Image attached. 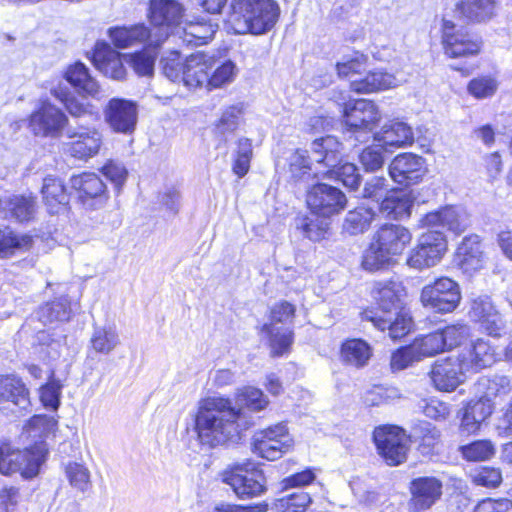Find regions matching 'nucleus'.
Returning <instances> with one entry per match:
<instances>
[{
	"label": "nucleus",
	"instance_id": "obj_1",
	"mask_svg": "<svg viewBox=\"0 0 512 512\" xmlns=\"http://www.w3.org/2000/svg\"><path fill=\"white\" fill-rule=\"evenodd\" d=\"M420 227L432 230L423 233L416 246L410 251L406 264L413 269L423 270L437 265L447 251L446 229L458 235L469 226L467 214L452 206L425 214L419 221Z\"/></svg>",
	"mask_w": 512,
	"mask_h": 512
},
{
	"label": "nucleus",
	"instance_id": "obj_2",
	"mask_svg": "<svg viewBox=\"0 0 512 512\" xmlns=\"http://www.w3.org/2000/svg\"><path fill=\"white\" fill-rule=\"evenodd\" d=\"M252 422L241 409L224 397H208L199 404L195 417V429L203 445L216 447L235 443Z\"/></svg>",
	"mask_w": 512,
	"mask_h": 512
},
{
	"label": "nucleus",
	"instance_id": "obj_3",
	"mask_svg": "<svg viewBox=\"0 0 512 512\" xmlns=\"http://www.w3.org/2000/svg\"><path fill=\"white\" fill-rule=\"evenodd\" d=\"M279 12L274 0H232L229 24L235 34L262 35L274 27Z\"/></svg>",
	"mask_w": 512,
	"mask_h": 512
},
{
	"label": "nucleus",
	"instance_id": "obj_4",
	"mask_svg": "<svg viewBox=\"0 0 512 512\" xmlns=\"http://www.w3.org/2000/svg\"><path fill=\"white\" fill-rule=\"evenodd\" d=\"M412 234L399 224H384L374 234L362 257V267L377 271L388 265L392 256L401 254L410 244Z\"/></svg>",
	"mask_w": 512,
	"mask_h": 512
},
{
	"label": "nucleus",
	"instance_id": "obj_5",
	"mask_svg": "<svg viewBox=\"0 0 512 512\" xmlns=\"http://www.w3.org/2000/svg\"><path fill=\"white\" fill-rule=\"evenodd\" d=\"M46 448L43 444L33 449H15L10 443L0 445V473L6 476L21 473L25 478L35 477L45 461Z\"/></svg>",
	"mask_w": 512,
	"mask_h": 512
},
{
	"label": "nucleus",
	"instance_id": "obj_6",
	"mask_svg": "<svg viewBox=\"0 0 512 512\" xmlns=\"http://www.w3.org/2000/svg\"><path fill=\"white\" fill-rule=\"evenodd\" d=\"M379 455L390 466L402 464L407 459L409 438L404 429L396 425H382L373 432Z\"/></svg>",
	"mask_w": 512,
	"mask_h": 512
},
{
	"label": "nucleus",
	"instance_id": "obj_7",
	"mask_svg": "<svg viewBox=\"0 0 512 512\" xmlns=\"http://www.w3.org/2000/svg\"><path fill=\"white\" fill-rule=\"evenodd\" d=\"M311 150L316 162L324 163L327 167L331 168L323 173V178H337L341 180L345 186L352 185V165L345 164L338 167L341 161V144L335 137L326 136L315 139L312 142Z\"/></svg>",
	"mask_w": 512,
	"mask_h": 512
},
{
	"label": "nucleus",
	"instance_id": "obj_8",
	"mask_svg": "<svg viewBox=\"0 0 512 512\" xmlns=\"http://www.w3.org/2000/svg\"><path fill=\"white\" fill-rule=\"evenodd\" d=\"M420 299L424 307L439 313H450L460 303V287L451 278L440 277L422 288Z\"/></svg>",
	"mask_w": 512,
	"mask_h": 512
},
{
	"label": "nucleus",
	"instance_id": "obj_9",
	"mask_svg": "<svg viewBox=\"0 0 512 512\" xmlns=\"http://www.w3.org/2000/svg\"><path fill=\"white\" fill-rule=\"evenodd\" d=\"M223 481L239 498L257 497L266 490L264 473L251 462L236 465L224 474Z\"/></svg>",
	"mask_w": 512,
	"mask_h": 512
},
{
	"label": "nucleus",
	"instance_id": "obj_10",
	"mask_svg": "<svg viewBox=\"0 0 512 512\" xmlns=\"http://www.w3.org/2000/svg\"><path fill=\"white\" fill-rule=\"evenodd\" d=\"M293 439L285 424L278 423L258 431L253 436V451L260 457L274 461L293 447Z\"/></svg>",
	"mask_w": 512,
	"mask_h": 512
},
{
	"label": "nucleus",
	"instance_id": "obj_11",
	"mask_svg": "<svg viewBox=\"0 0 512 512\" xmlns=\"http://www.w3.org/2000/svg\"><path fill=\"white\" fill-rule=\"evenodd\" d=\"M306 203L313 215L331 218L345 208L347 198L340 189L325 183H317L307 191Z\"/></svg>",
	"mask_w": 512,
	"mask_h": 512
},
{
	"label": "nucleus",
	"instance_id": "obj_12",
	"mask_svg": "<svg viewBox=\"0 0 512 512\" xmlns=\"http://www.w3.org/2000/svg\"><path fill=\"white\" fill-rule=\"evenodd\" d=\"M69 120L65 113L49 100H41L30 115L29 126L36 136L58 138Z\"/></svg>",
	"mask_w": 512,
	"mask_h": 512
},
{
	"label": "nucleus",
	"instance_id": "obj_13",
	"mask_svg": "<svg viewBox=\"0 0 512 512\" xmlns=\"http://www.w3.org/2000/svg\"><path fill=\"white\" fill-rule=\"evenodd\" d=\"M370 296L377 304L378 309L374 310L378 315L394 316L395 313L403 311L406 290L402 282L395 279L374 281L371 283Z\"/></svg>",
	"mask_w": 512,
	"mask_h": 512
},
{
	"label": "nucleus",
	"instance_id": "obj_14",
	"mask_svg": "<svg viewBox=\"0 0 512 512\" xmlns=\"http://www.w3.org/2000/svg\"><path fill=\"white\" fill-rule=\"evenodd\" d=\"M442 42L445 54L450 58L476 55L480 52L482 42L476 35L457 29L449 20H443Z\"/></svg>",
	"mask_w": 512,
	"mask_h": 512
},
{
	"label": "nucleus",
	"instance_id": "obj_15",
	"mask_svg": "<svg viewBox=\"0 0 512 512\" xmlns=\"http://www.w3.org/2000/svg\"><path fill=\"white\" fill-rule=\"evenodd\" d=\"M443 484L434 476L414 478L409 485L411 498L408 506L411 511L421 512L430 509L442 496Z\"/></svg>",
	"mask_w": 512,
	"mask_h": 512
},
{
	"label": "nucleus",
	"instance_id": "obj_16",
	"mask_svg": "<svg viewBox=\"0 0 512 512\" xmlns=\"http://www.w3.org/2000/svg\"><path fill=\"white\" fill-rule=\"evenodd\" d=\"M425 159L413 153L397 155L389 165L390 177L396 183L410 186L419 183L427 169Z\"/></svg>",
	"mask_w": 512,
	"mask_h": 512
},
{
	"label": "nucleus",
	"instance_id": "obj_17",
	"mask_svg": "<svg viewBox=\"0 0 512 512\" xmlns=\"http://www.w3.org/2000/svg\"><path fill=\"white\" fill-rule=\"evenodd\" d=\"M68 138L71 139L65 144V152L79 160H87L98 154L102 145V134L95 128L69 129Z\"/></svg>",
	"mask_w": 512,
	"mask_h": 512
},
{
	"label": "nucleus",
	"instance_id": "obj_18",
	"mask_svg": "<svg viewBox=\"0 0 512 512\" xmlns=\"http://www.w3.org/2000/svg\"><path fill=\"white\" fill-rule=\"evenodd\" d=\"M71 187L83 205L96 208L108 199L106 185L95 173H82L71 177Z\"/></svg>",
	"mask_w": 512,
	"mask_h": 512
},
{
	"label": "nucleus",
	"instance_id": "obj_19",
	"mask_svg": "<svg viewBox=\"0 0 512 512\" xmlns=\"http://www.w3.org/2000/svg\"><path fill=\"white\" fill-rule=\"evenodd\" d=\"M466 372L459 357H448L435 362L430 371V378L436 389L453 391L464 381Z\"/></svg>",
	"mask_w": 512,
	"mask_h": 512
},
{
	"label": "nucleus",
	"instance_id": "obj_20",
	"mask_svg": "<svg viewBox=\"0 0 512 512\" xmlns=\"http://www.w3.org/2000/svg\"><path fill=\"white\" fill-rule=\"evenodd\" d=\"M469 315L492 337L499 338L506 333L505 321L487 296L473 300Z\"/></svg>",
	"mask_w": 512,
	"mask_h": 512
},
{
	"label": "nucleus",
	"instance_id": "obj_21",
	"mask_svg": "<svg viewBox=\"0 0 512 512\" xmlns=\"http://www.w3.org/2000/svg\"><path fill=\"white\" fill-rule=\"evenodd\" d=\"M105 119L115 132L131 133L137 122L136 105L125 99L113 98L105 109Z\"/></svg>",
	"mask_w": 512,
	"mask_h": 512
},
{
	"label": "nucleus",
	"instance_id": "obj_22",
	"mask_svg": "<svg viewBox=\"0 0 512 512\" xmlns=\"http://www.w3.org/2000/svg\"><path fill=\"white\" fill-rule=\"evenodd\" d=\"M64 78L84 98L101 100L106 97L105 91L82 62L69 65L64 72Z\"/></svg>",
	"mask_w": 512,
	"mask_h": 512
},
{
	"label": "nucleus",
	"instance_id": "obj_23",
	"mask_svg": "<svg viewBox=\"0 0 512 512\" xmlns=\"http://www.w3.org/2000/svg\"><path fill=\"white\" fill-rule=\"evenodd\" d=\"M379 120V111L371 100L354 98V140L368 142Z\"/></svg>",
	"mask_w": 512,
	"mask_h": 512
},
{
	"label": "nucleus",
	"instance_id": "obj_24",
	"mask_svg": "<svg viewBox=\"0 0 512 512\" xmlns=\"http://www.w3.org/2000/svg\"><path fill=\"white\" fill-rule=\"evenodd\" d=\"M361 318L372 322L381 331L388 330V335L392 340L403 338L412 328V318L405 310L395 313L394 316L384 317L374 312V309H366L361 313Z\"/></svg>",
	"mask_w": 512,
	"mask_h": 512
},
{
	"label": "nucleus",
	"instance_id": "obj_25",
	"mask_svg": "<svg viewBox=\"0 0 512 512\" xmlns=\"http://www.w3.org/2000/svg\"><path fill=\"white\" fill-rule=\"evenodd\" d=\"M458 357L467 372H478L496 362L495 349L483 338L477 339L470 347L463 349Z\"/></svg>",
	"mask_w": 512,
	"mask_h": 512
},
{
	"label": "nucleus",
	"instance_id": "obj_26",
	"mask_svg": "<svg viewBox=\"0 0 512 512\" xmlns=\"http://www.w3.org/2000/svg\"><path fill=\"white\" fill-rule=\"evenodd\" d=\"M94 66L105 76L115 80L125 77L126 70L123 65L121 54L115 51L108 43L98 41L92 53Z\"/></svg>",
	"mask_w": 512,
	"mask_h": 512
},
{
	"label": "nucleus",
	"instance_id": "obj_27",
	"mask_svg": "<svg viewBox=\"0 0 512 512\" xmlns=\"http://www.w3.org/2000/svg\"><path fill=\"white\" fill-rule=\"evenodd\" d=\"M215 66L212 56L197 52L185 59L184 76L182 83L189 88L206 86L208 83L209 71Z\"/></svg>",
	"mask_w": 512,
	"mask_h": 512
},
{
	"label": "nucleus",
	"instance_id": "obj_28",
	"mask_svg": "<svg viewBox=\"0 0 512 512\" xmlns=\"http://www.w3.org/2000/svg\"><path fill=\"white\" fill-rule=\"evenodd\" d=\"M372 137L378 146L386 151L407 147L414 141L411 127L400 121H391L385 124L381 131L373 133Z\"/></svg>",
	"mask_w": 512,
	"mask_h": 512
},
{
	"label": "nucleus",
	"instance_id": "obj_29",
	"mask_svg": "<svg viewBox=\"0 0 512 512\" xmlns=\"http://www.w3.org/2000/svg\"><path fill=\"white\" fill-rule=\"evenodd\" d=\"M456 265L466 274H473L483 268L485 259L478 235L463 239L455 255Z\"/></svg>",
	"mask_w": 512,
	"mask_h": 512
},
{
	"label": "nucleus",
	"instance_id": "obj_30",
	"mask_svg": "<svg viewBox=\"0 0 512 512\" xmlns=\"http://www.w3.org/2000/svg\"><path fill=\"white\" fill-rule=\"evenodd\" d=\"M184 16L183 6L176 0H151L150 21L154 26L178 28Z\"/></svg>",
	"mask_w": 512,
	"mask_h": 512
},
{
	"label": "nucleus",
	"instance_id": "obj_31",
	"mask_svg": "<svg viewBox=\"0 0 512 512\" xmlns=\"http://www.w3.org/2000/svg\"><path fill=\"white\" fill-rule=\"evenodd\" d=\"M36 211L35 198L31 195L5 194L0 197V213L6 219L29 221Z\"/></svg>",
	"mask_w": 512,
	"mask_h": 512
},
{
	"label": "nucleus",
	"instance_id": "obj_32",
	"mask_svg": "<svg viewBox=\"0 0 512 512\" xmlns=\"http://www.w3.org/2000/svg\"><path fill=\"white\" fill-rule=\"evenodd\" d=\"M493 409L494 405L490 399L483 396L469 401L463 411L460 431L466 434L475 433L479 430L481 423L492 414Z\"/></svg>",
	"mask_w": 512,
	"mask_h": 512
},
{
	"label": "nucleus",
	"instance_id": "obj_33",
	"mask_svg": "<svg viewBox=\"0 0 512 512\" xmlns=\"http://www.w3.org/2000/svg\"><path fill=\"white\" fill-rule=\"evenodd\" d=\"M397 86V79L393 74L382 70L369 71L363 74L354 68V92L373 93Z\"/></svg>",
	"mask_w": 512,
	"mask_h": 512
},
{
	"label": "nucleus",
	"instance_id": "obj_34",
	"mask_svg": "<svg viewBox=\"0 0 512 512\" xmlns=\"http://www.w3.org/2000/svg\"><path fill=\"white\" fill-rule=\"evenodd\" d=\"M0 402H11L21 410L29 408V391L20 378L13 375L0 376Z\"/></svg>",
	"mask_w": 512,
	"mask_h": 512
},
{
	"label": "nucleus",
	"instance_id": "obj_35",
	"mask_svg": "<svg viewBox=\"0 0 512 512\" xmlns=\"http://www.w3.org/2000/svg\"><path fill=\"white\" fill-rule=\"evenodd\" d=\"M44 203L49 213H59L65 210L69 203V195L61 179L48 176L44 178L41 190Z\"/></svg>",
	"mask_w": 512,
	"mask_h": 512
},
{
	"label": "nucleus",
	"instance_id": "obj_36",
	"mask_svg": "<svg viewBox=\"0 0 512 512\" xmlns=\"http://www.w3.org/2000/svg\"><path fill=\"white\" fill-rule=\"evenodd\" d=\"M38 353L48 362H54L67 350L66 335L62 331H40L37 333Z\"/></svg>",
	"mask_w": 512,
	"mask_h": 512
},
{
	"label": "nucleus",
	"instance_id": "obj_37",
	"mask_svg": "<svg viewBox=\"0 0 512 512\" xmlns=\"http://www.w3.org/2000/svg\"><path fill=\"white\" fill-rule=\"evenodd\" d=\"M108 35L117 48H128L145 43L150 37V31L144 24H136L109 28Z\"/></svg>",
	"mask_w": 512,
	"mask_h": 512
},
{
	"label": "nucleus",
	"instance_id": "obj_38",
	"mask_svg": "<svg viewBox=\"0 0 512 512\" xmlns=\"http://www.w3.org/2000/svg\"><path fill=\"white\" fill-rule=\"evenodd\" d=\"M413 200L410 195L404 191H393L386 195L381 203H378V209L385 213L387 217L394 219H404L410 216Z\"/></svg>",
	"mask_w": 512,
	"mask_h": 512
},
{
	"label": "nucleus",
	"instance_id": "obj_39",
	"mask_svg": "<svg viewBox=\"0 0 512 512\" xmlns=\"http://www.w3.org/2000/svg\"><path fill=\"white\" fill-rule=\"evenodd\" d=\"M262 332L268 337L271 355L279 357L289 352L293 343V332L287 327L275 326L273 323H266Z\"/></svg>",
	"mask_w": 512,
	"mask_h": 512
},
{
	"label": "nucleus",
	"instance_id": "obj_40",
	"mask_svg": "<svg viewBox=\"0 0 512 512\" xmlns=\"http://www.w3.org/2000/svg\"><path fill=\"white\" fill-rule=\"evenodd\" d=\"M496 0H462L457 5L459 13L471 22H484L492 18Z\"/></svg>",
	"mask_w": 512,
	"mask_h": 512
},
{
	"label": "nucleus",
	"instance_id": "obj_41",
	"mask_svg": "<svg viewBox=\"0 0 512 512\" xmlns=\"http://www.w3.org/2000/svg\"><path fill=\"white\" fill-rule=\"evenodd\" d=\"M51 94L63 103L65 109L72 117L97 116L93 105L79 100L74 95L70 94L66 87H62V85L53 87Z\"/></svg>",
	"mask_w": 512,
	"mask_h": 512
},
{
	"label": "nucleus",
	"instance_id": "obj_42",
	"mask_svg": "<svg viewBox=\"0 0 512 512\" xmlns=\"http://www.w3.org/2000/svg\"><path fill=\"white\" fill-rule=\"evenodd\" d=\"M90 344L96 353L110 354L119 344L120 337L114 325L95 326Z\"/></svg>",
	"mask_w": 512,
	"mask_h": 512
},
{
	"label": "nucleus",
	"instance_id": "obj_43",
	"mask_svg": "<svg viewBox=\"0 0 512 512\" xmlns=\"http://www.w3.org/2000/svg\"><path fill=\"white\" fill-rule=\"evenodd\" d=\"M33 243V237L28 234H15L8 229H0V253L4 255L29 251Z\"/></svg>",
	"mask_w": 512,
	"mask_h": 512
},
{
	"label": "nucleus",
	"instance_id": "obj_44",
	"mask_svg": "<svg viewBox=\"0 0 512 512\" xmlns=\"http://www.w3.org/2000/svg\"><path fill=\"white\" fill-rule=\"evenodd\" d=\"M183 41L188 45H202L212 39L217 30V25L207 21L186 23L182 28Z\"/></svg>",
	"mask_w": 512,
	"mask_h": 512
},
{
	"label": "nucleus",
	"instance_id": "obj_45",
	"mask_svg": "<svg viewBox=\"0 0 512 512\" xmlns=\"http://www.w3.org/2000/svg\"><path fill=\"white\" fill-rule=\"evenodd\" d=\"M478 390L483 391V397L492 402V398L504 400L512 391V385L507 376L495 375L491 378H481L478 381Z\"/></svg>",
	"mask_w": 512,
	"mask_h": 512
},
{
	"label": "nucleus",
	"instance_id": "obj_46",
	"mask_svg": "<svg viewBox=\"0 0 512 512\" xmlns=\"http://www.w3.org/2000/svg\"><path fill=\"white\" fill-rule=\"evenodd\" d=\"M71 307L66 297H61L55 301L46 303L38 311V316L44 324L55 321L63 322L69 320Z\"/></svg>",
	"mask_w": 512,
	"mask_h": 512
},
{
	"label": "nucleus",
	"instance_id": "obj_47",
	"mask_svg": "<svg viewBox=\"0 0 512 512\" xmlns=\"http://www.w3.org/2000/svg\"><path fill=\"white\" fill-rule=\"evenodd\" d=\"M462 457L470 462L487 461L496 453L495 444L488 439L476 440L459 447Z\"/></svg>",
	"mask_w": 512,
	"mask_h": 512
},
{
	"label": "nucleus",
	"instance_id": "obj_48",
	"mask_svg": "<svg viewBox=\"0 0 512 512\" xmlns=\"http://www.w3.org/2000/svg\"><path fill=\"white\" fill-rule=\"evenodd\" d=\"M330 218H320L311 213L298 220L297 227L305 237L312 241H320L325 238L329 230Z\"/></svg>",
	"mask_w": 512,
	"mask_h": 512
},
{
	"label": "nucleus",
	"instance_id": "obj_49",
	"mask_svg": "<svg viewBox=\"0 0 512 512\" xmlns=\"http://www.w3.org/2000/svg\"><path fill=\"white\" fill-rule=\"evenodd\" d=\"M411 344L420 361L424 358L433 357L445 351L442 344V338L440 333H438V330L417 337Z\"/></svg>",
	"mask_w": 512,
	"mask_h": 512
},
{
	"label": "nucleus",
	"instance_id": "obj_50",
	"mask_svg": "<svg viewBox=\"0 0 512 512\" xmlns=\"http://www.w3.org/2000/svg\"><path fill=\"white\" fill-rule=\"evenodd\" d=\"M213 73L208 77L207 88L209 90L224 87L232 83L238 73L236 64L231 60H226L219 65H215Z\"/></svg>",
	"mask_w": 512,
	"mask_h": 512
},
{
	"label": "nucleus",
	"instance_id": "obj_51",
	"mask_svg": "<svg viewBox=\"0 0 512 512\" xmlns=\"http://www.w3.org/2000/svg\"><path fill=\"white\" fill-rule=\"evenodd\" d=\"M160 66L166 78L172 82H182L184 76L185 61L178 51L165 52L160 59Z\"/></svg>",
	"mask_w": 512,
	"mask_h": 512
},
{
	"label": "nucleus",
	"instance_id": "obj_52",
	"mask_svg": "<svg viewBox=\"0 0 512 512\" xmlns=\"http://www.w3.org/2000/svg\"><path fill=\"white\" fill-rule=\"evenodd\" d=\"M438 333L441 335L445 351L461 345L471 334L470 327L463 323L448 325L443 329H438Z\"/></svg>",
	"mask_w": 512,
	"mask_h": 512
},
{
	"label": "nucleus",
	"instance_id": "obj_53",
	"mask_svg": "<svg viewBox=\"0 0 512 512\" xmlns=\"http://www.w3.org/2000/svg\"><path fill=\"white\" fill-rule=\"evenodd\" d=\"M65 474L70 485L74 489L84 493L90 488V471L85 465L77 462H70L65 467Z\"/></svg>",
	"mask_w": 512,
	"mask_h": 512
},
{
	"label": "nucleus",
	"instance_id": "obj_54",
	"mask_svg": "<svg viewBox=\"0 0 512 512\" xmlns=\"http://www.w3.org/2000/svg\"><path fill=\"white\" fill-rule=\"evenodd\" d=\"M236 396L239 402L255 412L265 409L269 404V400L262 390L252 386L238 389Z\"/></svg>",
	"mask_w": 512,
	"mask_h": 512
},
{
	"label": "nucleus",
	"instance_id": "obj_55",
	"mask_svg": "<svg viewBox=\"0 0 512 512\" xmlns=\"http://www.w3.org/2000/svg\"><path fill=\"white\" fill-rule=\"evenodd\" d=\"M310 502L308 493L297 491L279 498L276 507L279 512H305Z\"/></svg>",
	"mask_w": 512,
	"mask_h": 512
},
{
	"label": "nucleus",
	"instance_id": "obj_56",
	"mask_svg": "<svg viewBox=\"0 0 512 512\" xmlns=\"http://www.w3.org/2000/svg\"><path fill=\"white\" fill-rule=\"evenodd\" d=\"M129 63L140 76H149L154 71L156 52L154 49H145L131 55H127Z\"/></svg>",
	"mask_w": 512,
	"mask_h": 512
},
{
	"label": "nucleus",
	"instance_id": "obj_57",
	"mask_svg": "<svg viewBox=\"0 0 512 512\" xmlns=\"http://www.w3.org/2000/svg\"><path fill=\"white\" fill-rule=\"evenodd\" d=\"M62 384L55 379L54 371L50 372L48 382L40 388V399L45 407L57 409L60 404Z\"/></svg>",
	"mask_w": 512,
	"mask_h": 512
},
{
	"label": "nucleus",
	"instance_id": "obj_58",
	"mask_svg": "<svg viewBox=\"0 0 512 512\" xmlns=\"http://www.w3.org/2000/svg\"><path fill=\"white\" fill-rule=\"evenodd\" d=\"M471 477L476 485L486 488H497L503 481L501 470L489 466L475 470Z\"/></svg>",
	"mask_w": 512,
	"mask_h": 512
},
{
	"label": "nucleus",
	"instance_id": "obj_59",
	"mask_svg": "<svg viewBox=\"0 0 512 512\" xmlns=\"http://www.w3.org/2000/svg\"><path fill=\"white\" fill-rule=\"evenodd\" d=\"M386 192L387 180L384 177L372 176L365 181L361 195L368 203L378 204Z\"/></svg>",
	"mask_w": 512,
	"mask_h": 512
},
{
	"label": "nucleus",
	"instance_id": "obj_60",
	"mask_svg": "<svg viewBox=\"0 0 512 512\" xmlns=\"http://www.w3.org/2000/svg\"><path fill=\"white\" fill-rule=\"evenodd\" d=\"M378 204L363 203L354 208V233H363L367 230L375 217V210Z\"/></svg>",
	"mask_w": 512,
	"mask_h": 512
},
{
	"label": "nucleus",
	"instance_id": "obj_61",
	"mask_svg": "<svg viewBox=\"0 0 512 512\" xmlns=\"http://www.w3.org/2000/svg\"><path fill=\"white\" fill-rule=\"evenodd\" d=\"M418 406L426 417L436 421H444L450 415L449 405L436 398L421 400Z\"/></svg>",
	"mask_w": 512,
	"mask_h": 512
},
{
	"label": "nucleus",
	"instance_id": "obj_62",
	"mask_svg": "<svg viewBox=\"0 0 512 512\" xmlns=\"http://www.w3.org/2000/svg\"><path fill=\"white\" fill-rule=\"evenodd\" d=\"M101 172L117 190L124 185L128 175L126 167L121 162L114 160L107 161L101 168Z\"/></svg>",
	"mask_w": 512,
	"mask_h": 512
},
{
	"label": "nucleus",
	"instance_id": "obj_63",
	"mask_svg": "<svg viewBox=\"0 0 512 512\" xmlns=\"http://www.w3.org/2000/svg\"><path fill=\"white\" fill-rule=\"evenodd\" d=\"M412 344L399 348L391 356L390 366L393 371L404 370L414 362H419Z\"/></svg>",
	"mask_w": 512,
	"mask_h": 512
},
{
	"label": "nucleus",
	"instance_id": "obj_64",
	"mask_svg": "<svg viewBox=\"0 0 512 512\" xmlns=\"http://www.w3.org/2000/svg\"><path fill=\"white\" fill-rule=\"evenodd\" d=\"M473 512H512V500L486 498L476 505Z\"/></svg>",
	"mask_w": 512,
	"mask_h": 512
}]
</instances>
